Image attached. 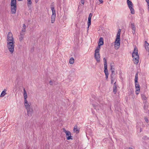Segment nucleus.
I'll return each mask as SVG.
<instances>
[{"label": "nucleus", "instance_id": "obj_1", "mask_svg": "<svg viewBox=\"0 0 149 149\" xmlns=\"http://www.w3.org/2000/svg\"><path fill=\"white\" fill-rule=\"evenodd\" d=\"M7 47L11 54H13L14 51V43L15 42L12 33L9 32L7 38Z\"/></svg>", "mask_w": 149, "mask_h": 149}, {"label": "nucleus", "instance_id": "obj_2", "mask_svg": "<svg viewBox=\"0 0 149 149\" xmlns=\"http://www.w3.org/2000/svg\"><path fill=\"white\" fill-rule=\"evenodd\" d=\"M103 38L102 37H100L99 40L98 45L96 49L95 50L94 54L95 58L96 59L97 62L99 63L100 62V46L104 44Z\"/></svg>", "mask_w": 149, "mask_h": 149}, {"label": "nucleus", "instance_id": "obj_3", "mask_svg": "<svg viewBox=\"0 0 149 149\" xmlns=\"http://www.w3.org/2000/svg\"><path fill=\"white\" fill-rule=\"evenodd\" d=\"M121 30L119 29L117 34L116 40L115 42L114 47L116 49H118L120 45V34Z\"/></svg>", "mask_w": 149, "mask_h": 149}, {"label": "nucleus", "instance_id": "obj_4", "mask_svg": "<svg viewBox=\"0 0 149 149\" xmlns=\"http://www.w3.org/2000/svg\"><path fill=\"white\" fill-rule=\"evenodd\" d=\"M132 56L133 58V61L134 63L137 64L139 62V56L138 54V49L135 47L133 51Z\"/></svg>", "mask_w": 149, "mask_h": 149}, {"label": "nucleus", "instance_id": "obj_5", "mask_svg": "<svg viewBox=\"0 0 149 149\" xmlns=\"http://www.w3.org/2000/svg\"><path fill=\"white\" fill-rule=\"evenodd\" d=\"M138 72L136 74L135 77L134 81L135 84V87L136 88V94L138 95L140 91V85L138 82Z\"/></svg>", "mask_w": 149, "mask_h": 149}, {"label": "nucleus", "instance_id": "obj_6", "mask_svg": "<svg viewBox=\"0 0 149 149\" xmlns=\"http://www.w3.org/2000/svg\"><path fill=\"white\" fill-rule=\"evenodd\" d=\"M11 11L12 14H15L17 9L16 0H11Z\"/></svg>", "mask_w": 149, "mask_h": 149}, {"label": "nucleus", "instance_id": "obj_7", "mask_svg": "<svg viewBox=\"0 0 149 149\" xmlns=\"http://www.w3.org/2000/svg\"><path fill=\"white\" fill-rule=\"evenodd\" d=\"M63 132L66 134L67 139L69 140L70 139H72V136L71 135V133L69 131L66 130L65 128H63Z\"/></svg>", "mask_w": 149, "mask_h": 149}, {"label": "nucleus", "instance_id": "obj_8", "mask_svg": "<svg viewBox=\"0 0 149 149\" xmlns=\"http://www.w3.org/2000/svg\"><path fill=\"white\" fill-rule=\"evenodd\" d=\"M52 15L51 16V23H53L55 20L56 18V13L55 11L52 12Z\"/></svg>", "mask_w": 149, "mask_h": 149}, {"label": "nucleus", "instance_id": "obj_9", "mask_svg": "<svg viewBox=\"0 0 149 149\" xmlns=\"http://www.w3.org/2000/svg\"><path fill=\"white\" fill-rule=\"evenodd\" d=\"M104 72L105 73V74L106 75V78L107 79L108 78L109 76V73L108 71L107 70V66H104Z\"/></svg>", "mask_w": 149, "mask_h": 149}, {"label": "nucleus", "instance_id": "obj_10", "mask_svg": "<svg viewBox=\"0 0 149 149\" xmlns=\"http://www.w3.org/2000/svg\"><path fill=\"white\" fill-rule=\"evenodd\" d=\"M27 111V115L29 116H31L32 114L33 113V110L32 108L31 107L28 109H26Z\"/></svg>", "mask_w": 149, "mask_h": 149}, {"label": "nucleus", "instance_id": "obj_11", "mask_svg": "<svg viewBox=\"0 0 149 149\" xmlns=\"http://www.w3.org/2000/svg\"><path fill=\"white\" fill-rule=\"evenodd\" d=\"M116 75H111V84H113L116 79Z\"/></svg>", "mask_w": 149, "mask_h": 149}, {"label": "nucleus", "instance_id": "obj_12", "mask_svg": "<svg viewBox=\"0 0 149 149\" xmlns=\"http://www.w3.org/2000/svg\"><path fill=\"white\" fill-rule=\"evenodd\" d=\"M131 26L132 29L133 30L132 31V33L133 34H134L136 32V27L134 25V24L133 23H131Z\"/></svg>", "mask_w": 149, "mask_h": 149}, {"label": "nucleus", "instance_id": "obj_13", "mask_svg": "<svg viewBox=\"0 0 149 149\" xmlns=\"http://www.w3.org/2000/svg\"><path fill=\"white\" fill-rule=\"evenodd\" d=\"M113 90L114 94H116L117 93V85L116 84V82L114 83Z\"/></svg>", "mask_w": 149, "mask_h": 149}, {"label": "nucleus", "instance_id": "obj_14", "mask_svg": "<svg viewBox=\"0 0 149 149\" xmlns=\"http://www.w3.org/2000/svg\"><path fill=\"white\" fill-rule=\"evenodd\" d=\"M24 105L26 109L30 108V106L29 105L26 99L24 100Z\"/></svg>", "mask_w": 149, "mask_h": 149}, {"label": "nucleus", "instance_id": "obj_15", "mask_svg": "<svg viewBox=\"0 0 149 149\" xmlns=\"http://www.w3.org/2000/svg\"><path fill=\"white\" fill-rule=\"evenodd\" d=\"M143 103H144V106H143V108L144 109L146 110L147 109L148 107V105L147 103V101H143Z\"/></svg>", "mask_w": 149, "mask_h": 149}, {"label": "nucleus", "instance_id": "obj_16", "mask_svg": "<svg viewBox=\"0 0 149 149\" xmlns=\"http://www.w3.org/2000/svg\"><path fill=\"white\" fill-rule=\"evenodd\" d=\"M145 48L146 50L148 51H149V44L146 42V41L145 43Z\"/></svg>", "mask_w": 149, "mask_h": 149}, {"label": "nucleus", "instance_id": "obj_17", "mask_svg": "<svg viewBox=\"0 0 149 149\" xmlns=\"http://www.w3.org/2000/svg\"><path fill=\"white\" fill-rule=\"evenodd\" d=\"M93 106L94 107V109H96L97 108V107L98 108V109H99V108H101L102 109V104H101L100 105H99L98 104L97 105V104H93Z\"/></svg>", "mask_w": 149, "mask_h": 149}, {"label": "nucleus", "instance_id": "obj_18", "mask_svg": "<svg viewBox=\"0 0 149 149\" xmlns=\"http://www.w3.org/2000/svg\"><path fill=\"white\" fill-rule=\"evenodd\" d=\"M20 37L19 38V40L20 41H21L22 40L24 37V36L25 34V33L23 32H21L20 33Z\"/></svg>", "mask_w": 149, "mask_h": 149}, {"label": "nucleus", "instance_id": "obj_19", "mask_svg": "<svg viewBox=\"0 0 149 149\" xmlns=\"http://www.w3.org/2000/svg\"><path fill=\"white\" fill-rule=\"evenodd\" d=\"M133 6H130V7H129V8L131 11V13L132 14H134L135 13V11L133 8Z\"/></svg>", "mask_w": 149, "mask_h": 149}, {"label": "nucleus", "instance_id": "obj_20", "mask_svg": "<svg viewBox=\"0 0 149 149\" xmlns=\"http://www.w3.org/2000/svg\"><path fill=\"white\" fill-rule=\"evenodd\" d=\"M24 99L26 100V99L27 96V94L25 88H24Z\"/></svg>", "mask_w": 149, "mask_h": 149}, {"label": "nucleus", "instance_id": "obj_21", "mask_svg": "<svg viewBox=\"0 0 149 149\" xmlns=\"http://www.w3.org/2000/svg\"><path fill=\"white\" fill-rule=\"evenodd\" d=\"M141 97L142 100H144L143 101L145 102V101H147V97H146L145 95H144V94H141Z\"/></svg>", "mask_w": 149, "mask_h": 149}, {"label": "nucleus", "instance_id": "obj_22", "mask_svg": "<svg viewBox=\"0 0 149 149\" xmlns=\"http://www.w3.org/2000/svg\"><path fill=\"white\" fill-rule=\"evenodd\" d=\"M127 3L128 7L131 6H133V4L131 1L129 0H127Z\"/></svg>", "mask_w": 149, "mask_h": 149}, {"label": "nucleus", "instance_id": "obj_23", "mask_svg": "<svg viewBox=\"0 0 149 149\" xmlns=\"http://www.w3.org/2000/svg\"><path fill=\"white\" fill-rule=\"evenodd\" d=\"M6 94V91L5 90H4L2 92H1V94L0 96L1 97H4L5 95Z\"/></svg>", "mask_w": 149, "mask_h": 149}, {"label": "nucleus", "instance_id": "obj_24", "mask_svg": "<svg viewBox=\"0 0 149 149\" xmlns=\"http://www.w3.org/2000/svg\"><path fill=\"white\" fill-rule=\"evenodd\" d=\"M51 8L52 10V12H54L55 11V10L54 9V3H51Z\"/></svg>", "mask_w": 149, "mask_h": 149}, {"label": "nucleus", "instance_id": "obj_25", "mask_svg": "<svg viewBox=\"0 0 149 149\" xmlns=\"http://www.w3.org/2000/svg\"><path fill=\"white\" fill-rule=\"evenodd\" d=\"M74 131L76 132L77 133H78L79 132V130L77 129V125H76L74 126Z\"/></svg>", "mask_w": 149, "mask_h": 149}, {"label": "nucleus", "instance_id": "obj_26", "mask_svg": "<svg viewBox=\"0 0 149 149\" xmlns=\"http://www.w3.org/2000/svg\"><path fill=\"white\" fill-rule=\"evenodd\" d=\"M69 63L70 64H73L74 62V60L73 57H71L69 60Z\"/></svg>", "mask_w": 149, "mask_h": 149}, {"label": "nucleus", "instance_id": "obj_27", "mask_svg": "<svg viewBox=\"0 0 149 149\" xmlns=\"http://www.w3.org/2000/svg\"><path fill=\"white\" fill-rule=\"evenodd\" d=\"M26 26L25 24H24L23 26V28L22 30V32H24L26 31Z\"/></svg>", "mask_w": 149, "mask_h": 149}, {"label": "nucleus", "instance_id": "obj_28", "mask_svg": "<svg viewBox=\"0 0 149 149\" xmlns=\"http://www.w3.org/2000/svg\"><path fill=\"white\" fill-rule=\"evenodd\" d=\"M27 5L29 7L32 4V2L31 0H27Z\"/></svg>", "mask_w": 149, "mask_h": 149}, {"label": "nucleus", "instance_id": "obj_29", "mask_svg": "<svg viewBox=\"0 0 149 149\" xmlns=\"http://www.w3.org/2000/svg\"><path fill=\"white\" fill-rule=\"evenodd\" d=\"M91 19L88 18V27H89L90 26L91 24Z\"/></svg>", "mask_w": 149, "mask_h": 149}, {"label": "nucleus", "instance_id": "obj_30", "mask_svg": "<svg viewBox=\"0 0 149 149\" xmlns=\"http://www.w3.org/2000/svg\"><path fill=\"white\" fill-rule=\"evenodd\" d=\"M104 66H107V60L105 58H103Z\"/></svg>", "mask_w": 149, "mask_h": 149}, {"label": "nucleus", "instance_id": "obj_31", "mask_svg": "<svg viewBox=\"0 0 149 149\" xmlns=\"http://www.w3.org/2000/svg\"><path fill=\"white\" fill-rule=\"evenodd\" d=\"M144 140H147L149 139V137H148L146 136H144L142 138Z\"/></svg>", "mask_w": 149, "mask_h": 149}, {"label": "nucleus", "instance_id": "obj_32", "mask_svg": "<svg viewBox=\"0 0 149 149\" xmlns=\"http://www.w3.org/2000/svg\"><path fill=\"white\" fill-rule=\"evenodd\" d=\"M111 66V70H115V68H114V66L113 65L111 64L110 65Z\"/></svg>", "mask_w": 149, "mask_h": 149}, {"label": "nucleus", "instance_id": "obj_33", "mask_svg": "<svg viewBox=\"0 0 149 149\" xmlns=\"http://www.w3.org/2000/svg\"><path fill=\"white\" fill-rule=\"evenodd\" d=\"M111 75H116L115 74V70L111 71Z\"/></svg>", "mask_w": 149, "mask_h": 149}, {"label": "nucleus", "instance_id": "obj_34", "mask_svg": "<svg viewBox=\"0 0 149 149\" xmlns=\"http://www.w3.org/2000/svg\"><path fill=\"white\" fill-rule=\"evenodd\" d=\"M146 1L147 2V4H148V10L149 11V0H147Z\"/></svg>", "mask_w": 149, "mask_h": 149}, {"label": "nucleus", "instance_id": "obj_35", "mask_svg": "<svg viewBox=\"0 0 149 149\" xmlns=\"http://www.w3.org/2000/svg\"><path fill=\"white\" fill-rule=\"evenodd\" d=\"M93 14L91 13H90L89 15V16L88 17V18H90L91 19V17L92 16Z\"/></svg>", "mask_w": 149, "mask_h": 149}, {"label": "nucleus", "instance_id": "obj_36", "mask_svg": "<svg viewBox=\"0 0 149 149\" xmlns=\"http://www.w3.org/2000/svg\"><path fill=\"white\" fill-rule=\"evenodd\" d=\"M85 0H80V2L83 5L84 4Z\"/></svg>", "mask_w": 149, "mask_h": 149}, {"label": "nucleus", "instance_id": "obj_37", "mask_svg": "<svg viewBox=\"0 0 149 149\" xmlns=\"http://www.w3.org/2000/svg\"><path fill=\"white\" fill-rule=\"evenodd\" d=\"M54 82L52 80H50L49 81V84L50 85H53V84Z\"/></svg>", "mask_w": 149, "mask_h": 149}, {"label": "nucleus", "instance_id": "obj_38", "mask_svg": "<svg viewBox=\"0 0 149 149\" xmlns=\"http://www.w3.org/2000/svg\"><path fill=\"white\" fill-rule=\"evenodd\" d=\"M145 120L146 121L147 123H148V120L147 119V118H145Z\"/></svg>", "mask_w": 149, "mask_h": 149}, {"label": "nucleus", "instance_id": "obj_39", "mask_svg": "<svg viewBox=\"0 0 149 149\" xmlns=\"http://www.w3.org/2000/svg\"><path fill=\"white\" fill-rule=\"evenodd\" d=\"M101 3H102L103 2V1L102 0H100V1H99Z\"/></svg>", "mask_w": 149, "mask_h": 149}, {"label": "nucleus", "instance_id": "obj_40", "mask_svg": "<svg viewBox=\"0 0 149 149\" xmlns=\"http://www.w3.org/2000/svg\"><path fill=\"white\" fill-rule=\"evenodd\" d=\"M38 0H35L36 3H37L38 2Z\"/></svg>", "mask_w": 149, "mask_h": 149}, {"label": "nucleus", "instance_id": "obj_41", "mask_svg": "<svg viewBox=\"0 0 149 149\" xmlns=\"http://www.w3.org/2000/svg\"><path fill=\"white\" fill-rule=\"evenodd\" d=\"M129 149H133L131 147H130L129 148Z\"/></svg>", "mask_w": 149, "mask_h": 149}, {"label": "nucleus", "instance_id": "obj_42", "mask_svg": "<svg viewBox=\"0 0 149 149\" xmlns=\"http://www.w3.org/2000/svg\"><path fill=\"white\" fill-rule=\"evenodd\" d=\"M89 27H88H88H87L88 30Z\"/></svg>", "mask_w": 149, "mask_h": 149}, {"label": "nucleus", "instance_id": "obj_43", "mask_svg": "<svg viewBox=\"0 0 149 149\" xmlns=\"http://www.w3.org/2000/svg\"><path fill=\"white\" fill-rule=\"evenodd\" d=\"M18 1H22V0H18Z\"/></svg>", "mask_w": 149, "mask_h": 149}, {"label": "nucleus", "instance_id": "obj_44", "mask_svg": "<svg viewBox=\"0 0 149 149\" xmlns=\"http://www.w3.org/2000/svg\"><path fill=\"white\" fill-rule=\"evenodd\" d=\"M100 1V0H99Z\"/></svg>", "mask_w": 149, "mask_h": 149}]
</instances>
